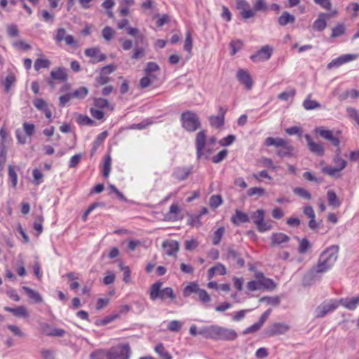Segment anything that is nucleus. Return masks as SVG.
I'll return each mask as SVG.
<instances>
[{"mask_svg":"<svg viewBox=\"0 0 359 359\" xmlns=\"http://www.w3.org/2000/svg\"><path fill=\"white\" fill-rule=\"evenodd\" d=\"M199 334L205 338L215 340L233 341L238 337L234 330L215 325L202 327Z\"/></svg>","mask_w":359,"mask_h":359,"instance_id":"obj_1","label":"nucleus"},{"mask_svg":"<svg viewBox=\"0 0 359 359\" xmlns=\"http://www.w3.org/2000/svg\"><path fill=\"white\" fill-rule=\"evenodd\" d=\"M314 131L324 140L330 141L334 147H339L340 140L338 137L334 135L332 130H327L324 127L320 126L316 128ZM340 153L341 150L339 148H338L336 151L334 162L335 163V166H337L339 168V169L343 170L346 168L347 163L344 159L340 157Z\"/></svg>","mask_w":359,"mask_h":359,"instance_id":"obj_2","label":"nucleus"},{"mask_svg":"<svg viewBox=\"0 0 359 359\" xmlns=\"http://www.w3.org/2000/svg\"><path fill=\"white\" fill-rule=\"evenodd\" d=\"M339 247L332 245L321 253L318 264L316 267V273H323L334 265L338 257Z\"/></svg>","mask_w":359,"mask_h":359,"instance_id":"obj_3","label":"nucleus"},{"mask_svg":"<svg viewBox=\"0 0 359 359\" xmlns=\"http://www.w3.org/2000/svg\"><path fill=\"white\" fill-rule=\"evenodd\" d=\"M265 145L267 147L274 146L279 149L276 151V155L280 157L293 156L294 147L290 144L287 140L269 137L265 140Z\"/></svg>","mask_w":359,"mask_h":359,"instance_id":"obj_4","label":"nucleus"},{"mask_svg":"<svg viewBox=\"0 0 359 359\" xmlns=\"http://www.w3.org/2000/svg\"><path fill=\"white\" fill-rule=\"evenodd\" d=\"M162 283L156 282L154 283L150 287V298L151 300H156L161 299L162 300L166 298H170L171 300H174L176 297L173 290L171 287H165L161 289Z\"/></svg>","mask_w":359,"mask_h":359,"instance_id":"obj_5","label":"nucleus"},{"mask_svg":"<svg viewBox=\"0 0 359 359\" xmlns=\"http://www.w3.org/2000/svg\"><path fill=\"white\" fill-rule=\"evenodd\" d=\"M181 119L183 127L189 132H194L201 127L198 116L194 112L187 111L182 114Z\"/></svg>","mask_w":359,"mask_h":359,"instance_id":"obj_6","label":"nucleus"},{"mask_svg":"<svg viewBox=\"0 0 359 359\" xmlns=\"http://www.w3.org/2000/svg\"><path fill=\"white\" fill-rule=\"evenodd\" d=\"M130 353V346L126 344L118 345L111 348L107 352V359H129Z\"/></svg>","mask_w":359,"mask_h":359,"instance_id":"obj_7","label":"nucleus"},{"mask_svg":"<svg viewBox=\"0 0 359 359\" xmlns=\"http://www.w3.org/2000/svg\"><path fill=\"white\" fill-rule=\"evenodd\" d=\"M339 305V302L330 299L321 303L315 310L316 318H323L327 313L334 311Z\"/></svg>","mask_w":359,"mask_h":359,"instance_id":"obj_8","label":"nucleus"},{"mask_svg":"<svg viewBox=\"0 0 359 359\" xmlns=\"http://www.w3.org/2000/svg\"><path fill=\"white\" fill-rule=\"evenodd\" d=\"M265 210L259 209L252 214V218L257 230L259 232H264L271 229V225L264 221Z\"/></svg>","mask_w":359,"mask_h":359,"instance_id":"obj_9","label":"nucleus"},{"mask_svg":"<svg viewBox=\"0 0 359 359\" xmlns=\"http://www.w3.org/2000/svg\"><path fill=\"white\" fill-rule=\"evenodd\" d=\"M290 329V325L285 323H274L268 327L266 334L269 337L285 334Z\"/></svg>","mask_w":359,"mask_h":359,"instance_id":"obj_10","label":"nucleus"},{"mask_svg":"<svg viewBox=\"0 0 359 359\" xmlns=\"http://www.w3.org/2000/svg\"><path fill=\"white\" fill-rule=\"evenodd\" d=\"M358 57V55L356 54H345L342 55L334 60H332L330 63L327 64V68L328 69L332 68H337L340 67L341 65L349 62L355 60Z\"/></svg>","mask_w":359,"mask_h":359,"instance_id":"obj_11","label":"nucleus"},{"mask_svg":"<svg viewBox=\"0 0 359 359\" xmlns=\"http://www.w3.org/2000/svg\"><path fill=\"white\" fill-rule=\"evenodd\" d=\"M304 138L306 140L308 148L311 153L318 156H323L324 155L325 148L322 144L314 142L308 134L304 135Z\"/></svg>","mask_w":359,"mask_h":359,"instance_id":"obj_12","label":"nucleus"},{"mask_svg":"<svg viewBox=\"0 0 359 359\" xmlns=\"http://www.w3.org/2000/svg\"><path fill=\"white\" fill-rule=\"evenodd\" d=\"M273 49L269 46H263L259 50H258L255 55H252L250 58L254 62H260L262 60H269L272 55Z\"/></svg>","mask_w":359,"mask_h":359,"instance_id":"obj_13","label":"nucleus"},{"mask_svg":"<svg viewBox=\"0 0 359 359\" xmlns=\"http://www.w3.org/2000/svg\"><path fill=\"white\" fill-rule=\"evenodd\" d=\"M206 142V133L205 130H201L197 133L196 137V147L198 158L202 157L205 154L203 152Z\"/></svg>","mask_w":359,"mask_h":359,"instance_id":"obj_14","label":"nucleus"},{"mask_svg":"<svg viewBox=\"0 0 359 359\" xmlns=\"http://www.w3.org/2000/svg\"><path fill=\"white\" fill-rule=\"evenodd\" d=\"M162 247L167 255L174 256L179 251L180 245L179 243L175 241H165L163 243Z\"/></svg>","mask_w":359,"mask_h":359,"instance_id":"obj_15","label":"nucleus"},{"mask_svg":"<svg viewBox=\"0 0 359 359\" xmlns=\"http://www.w3.org/2000/svg\"><path fill=\"white\" fill-rule=\"evenodd\" d=\"M226 258L233 262H236L239 267H243L245 265V262L241 257L239 253L233 248H227Z\"/></svg>","mask_w":359,"mask_h":359,"instance_id":"obj_16","label":"nucleus"},{"mask_svg":"<svg viewBox=\"0 0 359 359\" xmlns=\"http://www.w3.org/2000/svg\"><path fill=\"white\" fill-rule=\"evenodd\" d=\"M236 78L242 84L245 85L248 89L252 88V81L247 71L243 69L238 70L236 74Z\"/></svg>","mask_w":359,"mask_h":359,"instance_id":"obj_17","label":"nucleus"},{"mask_svg":"<svg viewBox=\"0 0 359 359\" xmlns=\"http://www.w3.org/2000/svg\"><path fill=\"white\" fill-rule=\"evenodd\" d=\"M339 304L348 310H354L359 306V295L351 298H344L339 301Z\"/></svg>","mask_w":359,"mask_h":359,"instance_id":"obj_18","label":"nucleus"},{"mask_svg":"<svg viewBox=\"0 0 359 359\" xmlns=\"http://www.w3.org/2000/svg\"><path fill=\"white\" fill-rule=\"evenodd\" d=\"M330 18V15L320 13L318 19L313 22V28L317 31H323L327 26V20Z\"/></svg>","mask_w":359,"mask_h":359,"instance_id":"obj_19","label":"nucleus"},{"mask_svg":"<svg viewBox=\"0 0 359 359\" xmlns=\"http://www.w3.org/2000/svg\"><path fill=\"white\" fill-rule=\"evenodd\" d=\"M4 310L12 313L14 316L20 318L29 317V312L25 306H19L16 308H11L8 306L4 307Z\"/></svg>","mask_w":359,"mask_h":359,"instance_id":"obj_20","label":"nucleus"},{"mask_svg":"<svg viewBox=\"0 0 359 359\" xmlns=\"http://www.w3.org/2000/svg\"><path fill=\"white\" fill-rule=\"evenodd\" d=\"M231 220L234 224L239 225L241 223L248 222L250 219L247 214L237 209L235 211V215L231 217Z\"/></svg>","mask_w":359,"mask_h":359,"instance_id":"obj_21","label":"nucleus"},{"mask_svg":"<svg viewBox=\"0 0 359 359\" xmlns=\"http://www.w3.org/2000/svg\"><path fill=\"white\" fill-rule=\"evenodd\" d=\"M271 246L280 245L290 241V237L283 233H273L271 236Z\"/></svg>","mask_w":359,"mask_h":359,"instance_id":"obj_22","label":"nucleus"},{"mask_svg":"<svg viewBox=\"0 0 359 359\" xmlns=\"http://www.w3.org/2000/svg\"><path fill=\"white\" fill-rule=\"evenodd\" d=\"M22 290L25 292L27 297L31 300H32L34 302L41 303L43 302V298L38 292H36L27 286H23Z\"/></svg>","mask_w":359,"mask_h":359,"instance_id":"obj_23","label":"nucleus"},{"mask_svg":"<svg viewBox=\"0 0 359 359\" xmlns=\"http://www.w3.org/2000/svg\"><path fill=\"white\" fill-rule=\"evenodd\" d=\"M311 94H309L303 102V107L306 110H312L320 107V104L316 100H311Z\"/></svg>","mask_w":359,"mask_h":359,"instance_id":"obj_24","label":"nucleus"},{"mask_svg":"<svg viewBox=\"0 0 359 359\" xmlns=\"http://www.w3.org/2000/svg\"><path fill=\"white\" fill-rule=\"evenodd\" d=\"M50 76L53 79L62 81H66L67 79L66 70L62 67H59L55 70L51 71Z\"/></svg>","mask_w":359,"mask_h":359,"instance_id":"obj_25","label":"nucleus"},{"mask_svg":"<svg viewBox=\"0 0 359 359\" xmlns=\"http://www.w3.org/2000/svg\"><path fill=\"white\" fill-rule=\"evenodd\" d=\"M278 21L280 25L285 26L288 23H293L295 21V18L288 12L284 11L278 18Z\"/></svg>","mask_w":359,"mask_h":359,"instance_id":"obj_26","label":"nucleus"},{"mask_svg":"<svg viewBox=\"0 0 359 359\" xmlns=\"http://www.w3.org/2000/svg\"><path fill=\"white\" fill-rule=\"evenodd\" d=\"M50 60L46 58H37L34 62V69L39 71L41 69H48L50 66Z\"/></svg>","mask_w":359,"mask_h":359,"instance_id":"obj_27","label":"nucleus"},{"mask_svg":"<svg viewBox=\"0 0 359 359\" xmlns=\"http://www.w3.org/2000/svg\"><path fill=\"white\" fill-rule=\"evenodd\" d=\"M201 288L196 283H191L189 285L185 287L183 291V295L184 297H189L192 293L197 294Z\"/></svg>","mask_w":359,"mask_h":359,"instance_id":"obj_28","label":"nucleus"},{"mask_svg":"<svg viewBox=\"0 0 359 359\" xmlns=\"http://www.w3.org/2000/svg\"><path fill=\"white\" fill-rule=\"evenodd\" d=\"M328 203L330 205L337 208L340 205V201L338 199L335 192L332 190H329L327 193Z\"/></svg>","mask_w":359,"mask_h":359,"instance_id":"obj_29","label":"nucleus"},{"mask_svg":"<svg viewBox=\"0 0 359 359\" xmlns=\"http://www.w3.org/2000/svg\"><path fill=\"white\" fill-rule=\"evenodd\" d=\"M154 350L163 359H172L171 355L165 349L162 344H157Z\"/></svg>","mask_w":359,"mask_h":359,"instance_id":"obj_30","label":"nucleus"},{"mask_svg":"<svg viewBox=\"0 0 359 359\" xmlns=\"http://www.w3.org/2000/svg\"><path fill=\"white\" fill-rule=\"evenodd\" d=\"M259 285L261 289L264 288L266 290H273L276 287V284L273 282L272 279L269 278H264L262 280H260Z\"/></svg>","mask_w":359,"mask_h":359,"instance_id":"obj_31","label":"nucleus"},{"mask_svg":"<svg viewBox=\"0 0 359 359\" xmlns=\"http://www.w3.org/2000/svg\"><path fill=\"white\" fill-rule=\"evenodd\" d=\"M94 105L97 108H108L111 111L114 109V106L110 105L108 100L104 98H95Z\"/></svg>","mask_w":359,"mask_h":359,"instance_id":"obj_32","label":"nucleus"},{"mask_svg":"<svg viewBox=\"0 0 359 359\" xmlns=\"http://www.w3.org/2000/svg\"><path fill=\"white\" fill-rule=\"evenodd\" d=\"M43 217L42 214L36 216L35 221L33 224V228L37 232L36 236H39L43 231Z\"/></svg>","mask_w":359,"mask_h":359,"instance_id":"obj_33","label":"nucleus"},{"mask_svg":"<svg viewBox=\"0 0 359 359\" xmlns=\"http://www.w3.org/2000/svg\"><path fill=\"white\" fill-rule=\"evenodd\" d=\"M225 231V229L223 226L219 227L214 233L213 237H212V243L215 245H218L221 240L222 236H224Z\"/></svg>","mask_w":359,"mask_h":359,"instance_id":"obj_34","label":"nucleus"},{"mask_svg":"<svg viewBox=\"0 0 359 359\" xmlns=\"http://www.w3.org/2000/svg\"><path fill=\"white\" fill-rule=\"evenodd\" d=\"M111 158L109 155H107L105 157L104 165H103V176L104 177H107L110 173L111 171Z\"/></svg>","mask_w":359,"mask_h":359,"instance_id":"obj_35","label":"nucleus"},{"mask_svg":"<svg viewBox=\"0 0 359 359\" xmlns=\"http://www.w3.org/2000/svg\"><path fill=\"white\" fill-rule=\"evenodd\" d=\"M189 175V171L187 168H177L174 172V176L177 179L180 180H185L188 177Z\"/></svg>","mask_w":359,"mask_h":359,"instance_id":"obj_36","label":"nucleus"},{"mask_svg":"<svg viewBox=\"0 0 359 359\" xmlns=\"http://www.w3.org/2000/svg\"><path fill=\"white\" fill-rule=\"evenodd\" d=\"M16 81L15 76L11 73L9 74L5 79L4 85H5V90L6 93L9 92L11 86L15 83Z\"/></svg>","mask_w":359,"mask_h":359,"instance_id":"obj_37","label":"nucleus"},{"mask_svg":"<svg viewBox=\"0 0 359 359\" xmlns=\"http://www.w3.org/2000/svg\"><path fill=\"white\" fill-rule=\"evenodd\" d=\"M346 112L348 117L359 126V112L353 107H348Z\"/></svg>","mask_w":359,"mask_h":359,"instance_id":"obj_38","label":"nucleus"},{"mask_svg":"<svg viewBox=\"0 0 359 359\" xmlns=\"http://www.w3.org/2000/svg\"><path fill=\"white\" fill-rule=\"evenodd\" d=\"M293 192L299 197L310 200L311 198V194L304 188L296 187L293 189Z\"/></svg>","mask_w":359,"mask_h":359,"instance_id":"obj_39","label":"nucleus"},{"mask_svg":"<svg viewBox=\"0 0 359 359\" xmlns=\"http://www.w3.org/2000/svg\"><path fill=\"white\" fill-rule=\"evenodd\" d=\"M88 90L86 87H80L72 94V97L83 99L88 95Z\"/></svg>","mask_w":359,"mask_h":359,"instance_id":"obj_40","label":"nucleus"},{"mask_svg":"<svg viewBox=\"0 0 359 359\" xmlns=\"http://www.w3.org/2000/svg\"><path fill=\"white\" fill-rule=\"evenodd\" d=\"M8 178L11 180L12 186L15 187L18 183V176L14 168L11 165L8 166Z\"/></svg>","mask_w":359,"mask_h":359,"instance_id":"obj_41","label":"nucleus"},{"mask_svg":"<svg viewBox=\"0 0 359 359\" xmlns=\"http://www.w3.org/2000/svg\"><path fill=\"white\" fill-rule=\"evenodd\" d=\"M311 248V244L306 238H303L299 241V252L301 254H305Z\"/></svg>","mask_w":359,"mask_h":359,"instance_id":"obj_42","label":"nucleus"},{"mask_svg":"<svg viewBox=\"0 0 359 359\" xmlns=\"http://www.w3.org/2000/svg\"><path fill=\"white\" fill-rule=\"evenodd\" d=\"M345 32V27L342 24H339L335 27L332 28V32L331 34L332 38L339 37L343 35Z\"/></svg>","mask_w":359,"mask_h":359,"instance_id":"obj_43","label":"nucleus"},{"mask_svg":"<svg viewBox=\"0 0 359 359\" xmlns=\"http://www.w3.org/2000/svg\"><path fill=\"white\" fill-rule=\"evenodd\" d=\"M156 77L154 76H148L142 77L140 81V86L142 88H145L149 86L152 82L155 80Z\"/></svg>","mask_w":359,"mask_h":359,"instance_id":"obj_44","label":"nucleus"},{"mask_svg":"<svg viewBox=\"0 0 359 359\" xmlns=\"http://www.w3.org/2000/svg\"><path fill=\"white\" fill-rule=\"evenodd\" d=\"M224 120L222 117L219 116H212L210 117V123L212 127L219 128L224 124Z\"/></svg>","mask_w":359,"mask_h":359,"instance_id":"obj_45","label":"nucleus"},{"mask_svg":"<svg viewBox=\"0 0 359 359\" xmlns=\"http://www.w3.org/2000/svg\"><path fill=\"white\" fill-rule=\"evenodd\" d=\"M342 170L339 169L337 166L334 167H324L322 169L323 172L331 176L334 177L337 175V173L341 172Z\"/></svg>","mask_w":359,"mask_h":359,"instance_id":"obj_46","label":"nucleus"},{"mask_svg":"<svg viewBox=\"0 0 359 359\" xmlns=\"http://www.w3.org/2000/svg\"><path fill=\"white\" fill-rule=\"evenodd\" d=\"M192 46H193V43H192V38H191V32H187L186 34V39L184 41V49L186 51H187L189 53H191V50H192Z\"/></svg>","mask_w":359,"mask_h":359,"instance_id":"obj_47","label":"nucleus"},{"mask_svg":"<svg viewBox=\"0 0 359 359\" xmlns=\"http://www.w3.org/2000/svg\"><path fill=\"white\" fill-rule=\"evenodd\" d=\"M296 93V90L294 88L290 89L289 90L284 91L278 95V98L286 101L290 97H293Z\"/></svg>","mask_w":359,"mask_h":359,"instance_id":"obj_48","label":"nucleus"},{"mask_svg":"<svg viewBox=\"0 0 359 359\" xmlns=\"http://www.w3.org/2000/svg\"><path fill=\"white\" fill-rule=\"evenodd\" d=\"M119 267L121 271H123V280L128 283L130 282V271L128 266H124L122 263L119 264Z\"/></svg>","mask_w":359,"mask_h":359,"instance_id":"obj_49","label":"nucleus"},{"mask_svg":"<svg viewBox=\"0 0 359 359\" xmlns=\"http://www.w3.org/2000/svg\"><path fill=\"white\" fill-rule=\"evenodd\" d=\"M255 11H265L267 10V5L264 0H256L253 4Z\"/></svg>","mask_w":359,"mask_h":359,"instance_id":"obj_50","label":"nucleus"},{"mask_svg":"<svg viewBox=\"0 0 359 359\" xmlns=\"http://www.w3.org/2000/svg\"><path fill=\"white\" fill-rule=\"evenodd\" d=\"M230 46L231 48V54L232 55H235L239 50H241L243 47V42L240 40L232 41L230 43Z\"/></svg>","mask_w":359,"mask_h":359,"instance_id":"obj_51","label":"nucleus"},{"mask_svg":"<svg viewBox=\"0 0 359 359\" xmlns=\"http://www.w3.org/2000/svg\"><path fill=\"white\" fill-rule=\"evenodd\" d=\"M102 36L103 38L107 40V41H109L111 40L114 36V31L112 28H111L110 27H105L103 30H102Z\"/></svg>","mask_w":359,"mask_h":359,"instance_id":"obj_52","label":"nucleus"},{"mask_svg":"<svg viewBox=\"0 0 359 359\" xmlns=\"http://www.w3.org/2000/svg\"><path fill=\"white\" fill-rule=\"evenodd\" d=\"M159 70V66L153 62H149L147 63V67L145 68L146 74L148 76H152L151 74V72H157Z\"/></svg>","mask_w":359,"mask_h":359,"instance_id":"obj_53","label":"nucleus"},{"mask_svg":"<svg viewBox=\"0 0 359 359\" xmlns=\"http://www.w3.org/2000/svg\"><path fill=\"white\" fill-rule=\"evenodd\" d=\"M197 294L198 296V299L203 303H208L211 300L209 294L203 289H200Z\"/></svg>","mask_w":359,"mask_h":359,"instance_id":"obj_54","label":"nucleus"},{"mask_svg":"<svg viewBox=\"0 0 359 359\" xmlns=\"http://www.w3.org/2000/svg\"><path fill=\"white\" fill-rule=\"evenodd\" d=\"M40 14L41 15V18L42 19L46 22H50V23H53V21H54V19H55V15L54 14H51L48 11L46 10H42L40 11Z\"/></svg>","mask_w":359,"mask_h":359,"instance_id":"obj_55","label":"nucleus"},{"mask_svg":"<svg viewBox=\"0 0 359 359\" xmlns=\"http://www.w3.org/2000/svg\"><path fill=\"white\" fill-rule=\"evenodd\" d=\"M23 129L26 135L31 137L35 132V126L33 123L25 122L23 123Z\"/></svg>","mask_w":359,"mask_h":359,"instance_id":"obj_56","label":"nucleus"},{"mask_svg":"<svg viewBox=\"0 0 359 359\" xmlns=\"http://www.w3.org/2000/svg\"><path fill=\"white\" fill-rule=\"evenodd\" d=\"M108 135V133L107 131H103L102 133H101L96 138V140H95L94 143H93V149L95 150L96 148L97 147H99L102 143V142L104 141V140L107 137Z\"/></svg>","mask_w":359,"mask_h":359,"instance_id":"obj_57","label":"nucleus"},{"mask_svg":"<svg viewBox=\"0 0 359 359\" xmlns=\"http://www.w3.org/2000/svg\"><path fill=\"white\" fill-rule=\"evenodd\" d=\"M222 203V197L219 195L212 196L210 198V205L212 208H217Z\"/></svg>","mask_w":359,"mask_h":359,"instance_id":"obj_58","label":"nucleus"},{"mask_svg":"<svg viewBox=\"0 0 359 359\" xmlns=\"http://www.w3.org/2000/svg\"><path fill=\"white\" fill-rule=\"evenodd\" d=\"M227 154L228 151L226 149L220 151L217 155L212 157V162L215 163H219L226 158Z\"/></svg>","mask_w":359,"mask_h":359,"instance_id":"obj_59","label":"nucleus"},{"mask_svg":"<svg viewBox=\"0 0 359 359\" xmlns=\"http://www.w3.org/2000/svg\"><path fill=\"white\" fill-rule=\"evenodd\" d=\"M265 194V190L261 187H252L248 190V195L252 196L255 195L263 196Z\"/></svg>","mask_w":359,"mask_h":359,"instance_id":"obj_60","label":"nucleus"},{"mask_svg":"<svg viewBox=\"0 0 359 359\" xmlns=\"http://www.w3.org/2000/svg\"><path fill=\"white\" fill-rule=\"evenodd\" d=\"M40 353L43 359H55V353L51 349L43 348Z\"/></svg>","mask_w":359,"mask_h":359,"instance_id":"obj_61","label":"nucleus"},{"mask_svg":"<svg viewBox=\"0 0 359 359\" xmlns=\"http://www.w3.org/2000/svg\"><path fill=\"white\" fill-rule=\"evenodd\" d=\"M107 358V352L103 350L93 351L90 355V359H104Z\"/></svg>","mask_w":359,"mask_h":359,"instance_id":"obj_62","label":"nucleus"},{"mask_svg":"<svg viewBox=\"0 0 359 359\" xmlns=\"http://www.w3.org/2000/svg\"><path fill=\"white\" fill-rule=\"evenodd\" d=\"M182 323L178 320H172L168 326V329L172 332H178L181 330Z\"/></svg>","mask_w":359,"mask_h":359,"instance_id":"obj_63","label":"nucleus"},{"mask_svg":"<svg viewBox=\"0 0 359 359\" xmlns=\"http://www.w3.org/2000/svg\"><path fill=\"white\" fill-rule=\"evenodd\" d=\"M33 104L36 109L42 111L48 107L47 103L43 99L41 98L34 99L33 101Z\"/></svg>","mask_w":359,"mask_h":359,"instance_id":"obj_64","label":"nucleus"}]
</instances>
